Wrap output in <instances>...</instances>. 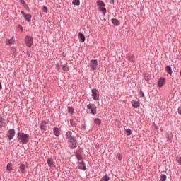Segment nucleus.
Segmentation results:
<instances>
[{"mask_svg":"<svg viewBox=\"0 0 181 181\" xmlns=\"http://www.w3.org/2000/svg\"><path fill=\"white\" fill-rule=\"evenodd\" d=\"M78 37H79L80 42H83L86 41V37L84 36V35L83 33H79Z\"/></svg>","mask_w":181,"mask_h":181,"instance_id":"obj_10","label":"nucleus"},{"mask_svg":"<svg viewBox=\"0 0 181 181\" xmlns=\"http://www.w3.org/2000/svg\"><path fill=\"white\" fill-rule=\"evenodd\" d=\"M99 11L102 12L103 15H105V13H107V8H105V7L104 6L99 7Z\"/></svg>","mask_w":181,"mask_h":181,"instance_id":"obj_18","label":"nucleus"},{"mask_svg":"<svg viewBox=\"0 0 181 181\" xmlns=\"http://www.w3.org/2000/svg\"><path fill=\"white\" fill-rule=\"evenodd\" d=\"M180 76H181V70L180 71Z\"/></svg>","mask_w":181,"mask_h":181,"instance_id":"obj_46","label":"nucleus"},{"mask_svg":"<svg viewBox=\"0 0 181 181\" xmlns=\"http://www.w3.org/2000/svg\"><path fill=\"white\" fill-rule=\"evenodd\" d=\"M27 56H28V57H30V53L29 52H27Z\"/></svg>","mask_w":181,"mask_h":181,"instance_id":"obj_42","label":"nucleus"},{"mask_svg":"<svg viewBox=\"0 0 181 181\" xmlns=\"http://www.w3.org/2000/svg\"><path fill=\"white\" fill-rule=\"evenodd\" d=\"M78 168L81 170H86V164L84 163V161H81L78 163Z\"/></svg>","mask_w":181,"mask_h":181,"instance_id":"obj_8","label":"nucleus"},{"mask_svg":"<svg viewBox=\"0 0 181 181\" xmlns=\"http://www.w3.org/2000/svg\"><path fill=\"white\" fill-rule=\"evenodd\" d=\"M97 6L100 7H103V6H105V4H104V2L101 0H99L97 1Z\"/></svg>","mask_w":181,"mask_h":181,"instance_id":"obj_19","label":"nucleus"},{"mask_svg":"<svg viewBox=\"0 0 181 181\" xmlns=\"http://www.w3.org/2000/svg\"><path fill=\"white\" fill-rule=\"evenodd\" d=\"M5 124V119L4 118V117H2V115H0V128H1V127H4Z\"/></svg>","mask_w":181,"mask_h":181,"instance_id":"obj_14","label":"nucleus"},{"mask_svg":"<svg viewBox=\"0 0 181 181\" xmlns=\"http://www.w3.org/2000/svg\"><path fill=\"white\" fill-rule=\"evenodd\" d=\"M127 59L129 60V62H134V55L129 54L127 55Z\"/></svg>","mask_w":181,"mask_h":181,"instance_id":"obj_23","label":"nucleus"},{"mask_svg":"<svg viewBox=\"0 0 181 181\" xmlns=\"http://www.w3.org/2000/svg\"><path fill=\"white\" fill-rule=\"evenodd\" d=\"M112 23H113V25H115V26H119V21H118L117 18H112Z\"/></svg>","mask_w":181,"mask_h":181,"instance_id":"obj_17","label":"nucleus"},{"mask_svg":"<svg viewBox=\"0 0 181 181\" xmlns=\"http://www.w3.org/2000/svg\"><path fill=\"white\" fill-rule=\"evenodd\" d=\"M19 169L22 173H25V164H21Z\"/></svg>","mask_w":181,"mask_h":181,"instance_id":"obj_22","label":"nucleus"},{"mask_svg":"<svg viewBox=\"0 0 181 181\" xmlns=\"http://www.w3.org/2000/svg\"><path fill=\"white\" fill-rule=\"evenodd\" d=\"M110 4H114V0H110Z\"/></svg>","mask_w":181,"mask_h":181,"instance_id":"obj_43","label":"nucleus"},{"mask_svg":"<svg viewBox=\"0 0 181 181\" xmlns=\"http://www.w3.org/2000/svg\"><path fill=\"white\" fill-rule=\"evenodd\" d=\"M18 139L21 144H28L29 142V134L25 133H18Z\"/></svg>","mask_w":181,"mask_h":181,"instance_id":"obj_1","label":"nucleus"},{"mask_svg":"<svg viewBox=\"0 0 181 181\" xmlns=\"http://www.w3.org/2000/svg\"><path fill=\"white\" fill-rule=\"evenodd\" d=\"M47 125V122L46 121H42L40 125L41 131H46V127Z\"/></svg>","mask_w":181,"mask_h":181,"instance_id":"obj_9","label":"nucleus"},{"mask_svg":"<svg viewBox=\"0 0 181 181\" xmlns=\"http://www.w3.org/2000/svg\"><path fill=\"white\" fill-rule=\"evenodd\" d=\"M8 141H11V139H13V136H15V130L13 129H10L8 132L7 134Z\"/></svg>","mask_w":181,"mask_h":181,"instance_id":"obj_7","label":"nucleus"},{"mask_svg":"<svg viewBox=\"0 0 181 181\" xmlns=\"http://www.w3.org/2000/svg\"><path fill=\"white\" fill-rule=\"evenodd\" d=\"M62 70H64V71H69V66L67 65H64L62 66Z\"/></svg>","mask_w":181,"mask_h":181,"instance_id":"obj_29","label":"nucleus"},{"mask_svg":"<svg viewBox=\"0 0 181 181\" xmlns=\"http://www.w3.org/2000/svg\"><path fill=\"white\" fill-rule=\"evenodd\" d=\"M165 84V78H160L158 81V87H162Z\"/></svg>","mask_w":181,"mask_h":181,"instance_id":"obj_11","label":"nucleus"},{"mask_svg":"<svg viewBox=\"0 0 181 181\" xmlns=\"http://www.w3.org/2000/svg\"><path fill=\"white\" fill-rule=\"evenodd\" d=\"M59 128H54V135L56 136H59Z\"/></svg>","mask_w":181,"mask_h":181,"instance_id":"obj_24","label":"nucleus"},{"mask_svg":"<svg viewBox=\"0 0 181 181\" xmlns=\"http://www.w3.org/2000/svg\"><path fill=\"white\" fill-rule=\"evenodd\" d=\"M139 95H140L141 97H144L145 94H144V92L140 91Z\"/></svg>","mask_w":181,"mask_h":181,"instance_id":"obj_38","label":"nucleus"},{"mask_svg":"<svg viewBox=\"0 0 181 181\" xmlns=\"http://www.w3.org/2000/svg\"><path fill=\"white\" fill-rule=\"evenodd\" d=\"M25 43L27 47H31L32 45H33V37L26 35L25 37Z\"/></svg>","mask_w":181,"mask_h":181,"instance_id":"obj_2","label":"nucleus"},{"mask_svg":"<svg viewBox=\"0 0 181 181\" xmlns=\"http://www.w3.org/2000/svg\"><path fill=\"white\" fill-rule=\"evenodd\" d=\"M92 98L96 101V100H98L100 98V92H98V90L94 88L92 89Z\"/></svg>","mask_w":181,"mask_h":181,"instance_id":"obj_5","label":"nucleus"},{"mask_svg":"<svg viewBox=\"0 0 181 181\" xmlns=\"http://www.w3.org/2000/svg\"><path fill=\"white\" fill-rule=\"evenodd\" d=\"M144 80H146V81H149V76L146 74L144 76Z\"/></svg>","mask_w":181,"mask_h":181,"instance_id":"obj_37","label":"nucleus"},{"mask_svg":"<svg viewBox=\"0 0 181 181\" xmlns=\"http://www.w3.org/2000/svg\"><path fill=\"white\" fill-rule=\"evenodd\" d=\"M132 105L134 108H139V102L132 100Z\"/></svg>","mask_w":181,"mask_h":181,"instance_id":"obj_12","label":"nucleus"},{"mask_svg":"<svg viewBox=\"0 0 181 181\" xmlns=\"http://www.w3.org/2000/svg\"><path fill=\"white\" fill-rule=\"evenodd\" d=\"M126 134H127V135H128V136L132 135V131H131L130 129H126Z\"/></svg>","mask_w":181,"mask_h":181,"instance_id":"obj_31","label":"nucleus"},{"mask_svg":"<svg viewBox=\"0 0 181 181\" xmlns=\"http://www.w3.org/2000/svg\"><path fill=\"white\" fill-rule=\"evenodd\" d=\"M21 14L23 15V16H25V15H26V13H25V11H21Z\"/></svg>","mask_w":181,"mask_h":181,"instance_id":"obj_41","label":"nucleus"},{"mask_svg":"<svg viewBox=\"0 0 181 181\" xmlns=\"http://www.w3.org/2000/svg\"><path fill=\"white\" fill-rule=\"evenodd\" d=\"M94 122L95 125H100V124H101V119L96 118L94 119Z\"/></svg>","mask_w":181,"mask_h":181,"instance_id":"obj_26","label":"nucleus"},{"mask_svg":"<svg viewBox=\"0 0 181 181\" xmlns=\"http://www.w3.org/2000/svg\"><path fill=\"white\" fill-rule=\"evenodd\" d=\"M57 69L59 70V65H57Z\"/></svg>","mask_w":181,"mask_h":181,"instance_id":"obj_45","label":"nucleus"},{"mask_svg":"<svg viewBox=\"0 0 181 181\" xmlns=\"http://www.w3.org/2000/svg\"><path fill=\"white\" fill-rule=\"evenodd\" d=\"M18 28L20 29L21 32H23V28L21 25H18Z\"/></svg>","mask_w":181,"mask_h":181,"instance_id":"obj_39","label":"nucleus"},{"mask_svg":"<svg viewBox=\"0 0 181 181\" xmlns=\"http://www.w3.org/2000/svg\"><path fill=\"white\" fill-rule=\"evenodd\" d=\"M14 42H15V40H13V39H9L6 40V44L8 46H9V45H13Z\"/></svg>","mask_w":181,"mask_h":181,"instance_id":"obj_20","label":"nucleus"},{"mask_svg":"<svg viewBox=\"0 0 181 181\" xmlns=\"http://www.w3.org/2000/svg\"><path fill=\"white\" fill-rule=\"evenodd\" d=\"M73 4L74 5H80V0H74Z\"/></svg>","mask_w":181,"mask_h":181,"instance_id":"obj_33","label":"nucleus"},{"mask_svg":"<svg viewBox=\"0 0 181 181\" xmlns=\"http://www.w3.org/2000/svg\"><path fill=\"white\" fill-rule=\"evenodd\" d=\"M25 8H29V7H28V6H26Z\"/></svg>","mask_w":181,"mask_h":181,"instance_id":"obj_47","label":"nucleus"},{"mask_svg":"<svg viewBox=\"0 0 181 181\" xmlns=\"http://www.w3.org/2000/svg\"><path fill=\"white\" fill-rule=\"evenodd\" d=\"M24 18L27 22H30L32 19V15L30 14H24Z\"/></svg>","mask_w":181,"mask_h":181,"instance_id":"obj_15","label":"nucleus"},{"mask_svg":"<svg viewBox=\"0 0 181 181\" xmlns=\"http://www.w3.org/2000/svg\"><path fill=\"white\" fill-rule=\"evenodd\" d=\"M76 156L78 160H81L82 157L80 154L77 153V154H76Z\"/></svg>","mask_w":181,"mask_h":181,"instance_id":"obj_36","label":"nucleus"},{"mask_svg":"<svg viewBox=\"0 0 181 181\" xmlns=\"http://www.w3.org/2000/svg\"><path fill=\"white\" fill-rule=\"evenodd\" d=\"M110 180V177L105 175L104 177H102V179L100 180V181H108Z\"/></svg>","mask_w":181,"mask_h":181,"instance_id":"obj_28","label":"nucleus"},{"mask_svg":"<svg viewBox=\"0 0 181 181\" xmlns=\"http://www.w3.org/2000/svg\"><path fill=\"white\" fill-rule=\"evenodd\" d=\"M87 108L90 110L91 114H93V115H95V114H97V106L95 104L87 105Z\"/></svg>","mask_w":181,"mask_h":181,"instance_id":"obj_3","label":"nucleus"},{"mask_svg":"<svg viewBox=\"0 0 181 181\" xmlns=\"http://www.w3.org/2000/svg\"><path fill=\"white\" fill-rule=\"evenodd\" d=\"M178 114L181 115V108L180 107L178 108Z\"/></svg>","mask_w":181,"mask_h":181,"instance_id":"obj_40","label":"nucleus"},{"mask_svg":"<svg viewBox=\"0 0 181 181\" xmlns=\"http://www.w3.org/2000/svg\"><path fill=\"white\" fill-rule=\"evenodd\" d=\"M0 90H2V83H0Z\"/></svg>","mask_w":181,"mask_h":181,"instance_id":"obj_44","label":"nucleus"},{"mask_svg":"<svg viewBox=\"0 0 181 181\" xmlns=\"http://www.w3.org/2000/svg\"><path fill=\"white\" fill-rule=\"evenodd\" d=\"M47 165L49 166V168H52L54 165V161H53L52 158H48L47 160Z\"/></svg>","mask_w":181,"mask_h":181,"instance_id":"obj_13","label":"nucleus"},{"mask_svg":"<svg viewBox=\"0 0 181 181\" xmlns=\"http://www.w3.org/2000/svg\"><path fill=\"white\" fill-rule=\"evenodd\" d=\"M98 66V62L96 59H92L90 62V67L91 70H97V67Z\"/></svg>","mask_w":181,"mask_h":181,"instance_id":"obj_6","label":"nucleus"},{"mask_svg":"<svg viewBox=\"0 0 181 181\" xmlns=\"http://www.w3.org/2000/svg\"><path fill=\"white\" fill-rule=\"evenodd\" d=\"M6 169H7V170H10V171L12 170V164L11 163H8L7 165Z\"/></svg>","mask_w":181,"mask_h":181,"instance_id":"obj_32","label":"nucleus"},{"mask_svg":"<svg viewBox=\"0 0 181 181\" xmlns=\"http://www.w3.org/2000/svg\"><path fill=\"white\" fill-rule=\"evenodd\" d=\"M66 138L69 140L71 139V138H74V136H72V133L70 131H68L66 133Z\"/></svg>","mask_w":181,"mask_h":181,"instance_id":"obj_16","label":"nucleus"},{"mask_svg":"<svg viewBox=\"0 0 181 181\" xmlns=\"http://www.w3.org/2000/svg\"><path fill=\"white\" fill-rule=\"evenodd\" d=\"M165 180H166V175L164 174H162L160 176V181H165Z\"/></svg>","mask_w":181,"mask_h":181,"instance_id":"obj_30","label":"nucleus"},{"mask_svg":"<svg viewBox=\"0 0 181 181\" xmlns=\"http://www.w3.org/2000/svg\"><path fill=\"white\" fill-rule=\"evenodd\" d=\"M70 124L72 127H76L77 125V122L74 119H71Z\"/></svg>","mask_w":181,"mask_h":181,"instance_id":"obj_27","label":"nucleus"},{"mask_svg":"<svg viewBox=\"0 0 181 181\" xmlns=\"http://www.w3.org/2000/svg\"><path fill=\"white\" fill-rule=\"evenodd\" d=\"M68 112L71 115L74 114V109L71 107H68Z\"/></svg>","mask_w":181,"mask_h":181,"instance_id":"obj_25","label":"nucleus"},{"mask_svg":"<svg viewBox=\"0 0 181 181\" xmlns=\"http://www.w3.org/2000/svg\"><path fill=\"white\" fill-rule=\"evenodd\" d=\"M117 156L119 160H122V155L121 153H117Z\"/></svg>","mask_w":181,"mask_h":181,"instance_id":"obj_34","label":"nucleus"},{"mask_svg":"<svg viewBox=\"0 0 181 181\" xmlns=\"http://www.w3.org/2000/svg\"><path fill=\"white\" fill-rule=\"evenodd\" d=\"M68 141H69V145L70 148H72V149H74V148L77 147V141L74 137L68 140Z\"/></svg>","mask_w":181,"mask_h":181,"instance_id":"obj_4","label":"nucleus"},{"mask_svg":"<svg viewBox=\"0 0 181 181\" xmlns=\"http://www.w3.org/2000/svg\"><path fill=\"white\" fill-rule=\"evenodd\" d=\"M42 12H45V13H47V11H48L47 7L43 6L42 8Z\"/></svg>","mask_w":181,"mask_h":181,"instance_id":"obj_35","label":"nucleus"},{"mask_svg":"<svg viewBox=\"0 0 181 181\" xmlns=\"http://www.w3.org/2000/svg\"><path fill=\"white\" fill-rule=\"evenodd\" d=\"M165 71L168 73V74H172V67H170V66H167L165 67Z\"/></svg>","mask_w":181,"mask_h":181,"instance_id":"obj_21","label":"nucleus"}]
</instances>
